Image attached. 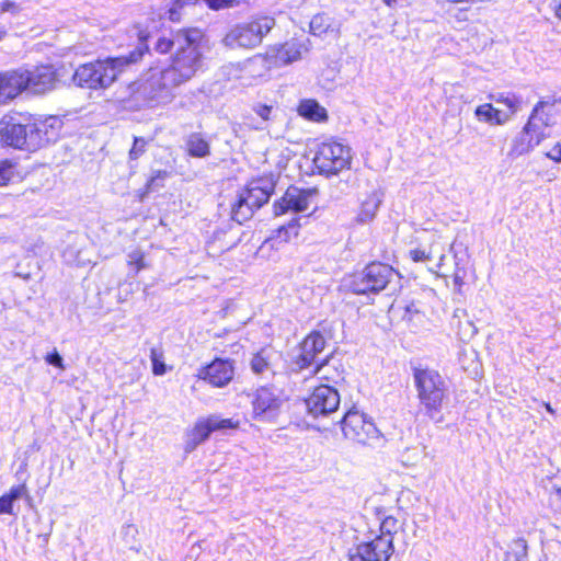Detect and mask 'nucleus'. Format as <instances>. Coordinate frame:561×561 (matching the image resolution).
Returning <instances> with one entry per match:
<instances>
[{
	"instance_id": "1",
	"label": "nucleus",
	"mask_w": 561,
	"mask_h": 561,
	"mask_svg": "<svg viewBox=\"0 0 561 561\" xmlns=\"http://www.w3.org/2000/svg\"><path fill=\"white\" fill-rule=\"evenodd\" d=\"M202 67V50L174 53L169 67L148 70L137 83L136 93L150 106L167 105L175 98V89L194 78Z\"/></svg>"
},
{
	"instance_id": "2",
	"label": "nucleus",
	"mask_w": 561,
	"mask_h": 561,
	"mask_svg": "<svg viewBox=\"0 0 561 561\" xmlns=\"http://www.w3.org/2000/svg\"><path fill=\"white\" fill-rule=\"evenodd\" d=\"M308 49L306 42L291 39L283 45L270 47L264 56L255 55L242 64H231L225 69L229 79L241 80L245 84H251L250 78H260L272 67H282L297 61Z\"/></svg>"
},
{
	"instance_id": "3",
	"label": "nucleus",
	"mask_w": 561,
	"mask_h": 561,
	"mask_svg": "<svg viewBox=\"0 0 561 561\" xmlns=\"http://www.w3.org/2000/svg\"><path fill=\"white\" fill-rule=\"evenodd\" d=\"M146 38L141 35V42L137 48L127 56L111 57L81 65L73 73L75 84L91 90L107 89L117 79L124 67L136 64L142 58L148 50V45L144 43Z\"/></svg>"
},
{
	"instance_id": "4",
	"label": "nucleus",
	"mask_w": 561,
	"mask_h": 561,
	"mask_svg": "<svg viewBox=\"0 0 561 561\" xmlns=\"http://www.w3.org/2000/svg\"><path fill=\"white\" fill-rule=\"evenodd\" d=\"M59 123L56 117H49L45 121H28L25 124L2 123L0 127L1 140L14 148L36 150L56 138L55 124Z\"/></svg>"
},
{
	"instance_id": "5",
	"label": "nucleus",
	"mask_w": 561,
	"mask_h": 561,
	"mask_svg": "<svg viewBox=\"0 0 561 561\" xmlns=\"http://www.w3.org/2000/svg\"><path fill=\"white\" fill-rule=\"evenodd\" d=\"M413 378L425 414L436 423L442 422L440 412L447 396L446 381L438 371L421 367L414 368Z\"/></svg>"
},
{
	"instance_id": "6",
	"label": "nucleus",
	"mask_w": 561,
	"mask_h": 561,
	"mask_svg": "<svg viewBox=\"0 0 561 561\" xmlns=\"http://www.w3.org/2000/svg\"><path fill=\"white\" fill-rule=\"evenodd\" d=\"M275 26V19L270 15H254L247 22L234 25L225 36L226 46L234 48H254Z\"/></svg>"
},
{
	"instance_id": "7",
	"label": "nucleus",
	"mask_w": 561,
	"mask_h": 561,
	"mask_svg": "<svg viewBox=\"0 0 561 561\" xmlns=\"http://www.w3.org/2000/svg\"><path fill=\"white\" fill-rule=\"evenodd\" d=\"M398 273L388 264L374 262L354 276L352 289L355 294L379 293L392 282Z\"/></svg>"
},
{
	"instance_id": "8",
	"label": "nucleus",
	"mask_w": 561,
	"mask_h": 561,
	"mask_svg": "<svg viewBox=\"0 0 561 561\" xmlns=\"http://www.w3.org/2000/svg\"><path fill=\"white\" fill-rule=\"evenodd\" d=\"M351 149L340 142H323L319 146L313 163L321 174L333 175L351 165Z\"/></svg>"
},
{
	"instance_id": "9",
	"label": "nucleus",
	"mask_w": 561,
	"mask_h": 561,
	"mask_svg": "<svg viewBox=\"0 0 561 561\" xmlns=\"http://www.w3.org/2000/svg\"><path fill=\"white\" fill-rule=\"evenodd\" d=\"M341 424L344 436L359 444H373L380 438L376 425L358 411H348Z\"/></svg>"
},
{
	"instance_id": "10",
	"label": "nucleus",
	"mask_w": 561,
	"mask_h": 561,
	"mask_svg": "<svg viewBox=\"0 0 561 561\" xmlns=\"http://www.w3.org/2000/svg\"><path fill=\"white\" fill-rule=\"evenodd\" d=\"M317 198L318 190L316 187L301 188L289 186L282 198L275 202L274 213L276 216H280L287 211H307L311 207L316 208Z\"/></svg>"
},
{
	"instance_id": "11",
	"label": "nucleus",
	"mask_w": 561,
	"mask_h": 561,
	"mask_svg": "<svg viewBox=\"0 0 561 561\" xmlns=\"http://www.w3.org/2000/svg\"><path fill=\"white\" fill-rule=\"evenodd\" d=\"M394 552L391 538L375 536L348 550V561H390Z\"/></svg>"
},
{
	"instance_id": "12",
	"label": "nucleus",
	"mask_w": 561,
	"mask_h": 561,
	"mask_svg": "<svg viewBox=\"0 0 561 561\" xmlns=\"http://www.w3.org/2000/svg\"><path fill=\"white\" fill-rule=\"evenodd\" d=\"M16 72L21 81H23L22 92L27 91L33 94H44L51 91L57 83V75L51 66L19 69Z\"/></svg>"
},
{
	"instance_id": "13",
	"label": "nucleus",
	"mask_w": 561,
	"mask_h": 561,
	"mask_svg": "<svg viewBox=\"0 0 561 561\" xmlns=\"http://www.w3.org/2000/svg\"><path fill=\"white\" fill-rule=\"evenodd\" d=\"M308 413L313 417L327 416L335 412L340 405V394L331 386L322 385L305 400Z\"/></svg>"
},
{
	"instance_id": "14",
	"label": "nucleus",
	"mask_w": 561,
	"mask_h": 561,
	"mask_svg": "<svg viewBox=\"0 0 561 561\" xmlns=\"http://www.w3.org/2000/svg\"><path fill=\"white\" fill-rule=\"evenodd\" d=\"M282 397L277 389L262 387L256 390L253 404L254 417L260 420H272L282 405Z\"/></svg>"
},
{
	"instance_id": "15",
	"label": "nucleus",
	"mask_w": 561,
	"mask_h": 561,
	"mask_svg": "<svg viewBox=\"0 0 561 561\" xmlns=\"http://www.w3.org/2000/svg\"><path fill=\"white\" fill-rule=\"evenodd\" d=\"M234 376L233 362L230 359L216 358L210 364L198 370L197 377L207 381L213 387L222 388L227 386Z\"/></svg>"
},
{
	"instance_id": "16",
	"label": "nucleus",
	"mask_w": 561,
	"mask_h": 561,
	"mask_svg": "<svg viewBox=\"0 0 561 561\" xmlns=\"http://www.w3.org/2000/svg\"><path fill=\"white\" fill-rule=\"evenodd\" d=\"M275 184L276 180L273 174L261 176L252 180L240 195L243 196L245 201L249 199V203L259 209L268 202L274 192Z\"/></svg>"
},
{
	"instance_id": "17",
	"label": "nucleus",
	"mask_w": 561,
	"mask_h": 561,
	"mask_svg": "<svg viewBox=\"0 0 561 561\" xmlns=\"http://www.w3.org/2000/svg\"><path fill=\"white\" fill-rule=\"evenodd\" d=\"M325 347V339L323 335L313 331L308 334L300 344L299 354L295 358V365L298 369H306L312 366L318 354L323 352Z\"/></svg>"
},
{
	"instance_id": "18",
	"label": "nucleus",
	"mask_w": 561,
	"mask_h": 561,
	"mask_svg": "<svg viewBox=\"0 0 561 561\" xmlns=\"http://www.w3.org/2000/svg\"><path fill=\"white\" fill-rule=\"evenodd\" d=\"M535 121L536 118L534 117L531 122H527L523 129L512 139L511 148L507 152L511 159L529 153L542 140L540 135L533 130Z\"/></svg>"
},
{
	"instance_id": "19",
	"label": "nucleus",
	"mask_w": 561,
	"mask_h": 561,
	"mask_svg": "<svg viewBox=\"0 0 561 561\" xmlns=\"http://www.w3.org/2000/svg\"><path fill=\"white\" fill-rule=\"evenodd\" d=\"M203 31L197 27L182 28L174 33L175 53L202 50Z\"/></svg>"
},
{
	"instance_id": "20",
	"label": "nucleus",
	"mask_w": 561,
	"mask_h": 561,
	"mask_svg": "<svg viewBox=\"0 0 561 561\" xmlns=\"http://www.w3.org/2000/svg\"><path fill=\"white\" fill-rule=\"evenodd\" d=\"M22 82L16 70L0 72V105L7 104L22 93Z\"/></svg>"
},
{
	"instance_id": "21",
	"label": "nucleus",
	"mask_w": 561,
	"mask_h": 561,
	"mask_svg": "<svg viewBox=\"0 0 561 561\" xmlns=\"http://www.w3.org/2000/svg\"><path fill=\"white\" fill-rule=\"evenodd\" d=\"M553 104L548 102H539L533 110L531 115L528 122H531L535 117V126H533V130H535L540 137L545 138V128L553 124Z\"/></svg>"
},
{
	"instance_id": "22",
	"label": "nucleus",
	"mask_w": 561,
	"mask_h": 561,
	"mask_svg": "<svg viewBox=\"0 0 561 561\" xmlns=\"http://www.w3.org/2000/svg\"><path fill=\"white\" fill-rule=\"evenodd\" d=\"M280 354L271 347H264L251 359V369L254 374H264L273 369V366Z\"/></svg>"
},
{
	"instance_id": "23",
	"label": "nucleus",
	"mask_w": 561,
	"mask_h": 561,
	"mask_svg": "<svg viewBox=\"0 0 561 561\" xmlns=\"http://www.w3.org/2000/svg\"><path fill=\"white\" fill-rule=\"evenodd\" d=\"M210 435V431L204 419L198 420L193 428L187 431L184 442V451L192 453L199 444L205 442Z\"/></svg>"
},
{
	"instance_id": "24",
	"label": "nucleus",
	"mask_w": 561,
	"mask_h": 561,
	"mask_svg": "<svg viewBox=\"0 0 561 561\" xmlns=\"http://www.w3.org/2000/svg\"><path fill=\"white\" fill-rule=\"evenodd\" d=\"M381 204V194L373 191L362 201L356 220L360 224H366L373 220Z\"/></svg>"
},
{
	"instance_id": "25",
	"label": "nucleus",
	"mask_w": 561,
	"mask_h": 561,
	"mask_svg": "<svg viewBox=\"0 0 561 561\" xmlns=\"http://www.w3.org/2000/svg\"><path fill=\"white\" fill-rule=\"evenodd\" d=\"M474 116L480 122L495 125H504L510 119L507 112H502L490 103L479 105L474 111Z\"/></svg>"
},
{
	"instance_id": "26",
	"label": "nucleus",
	"mask_w": 561,
	"mask_h": 561,
	"mask_svg": "<svg viewBox=\"0 0 561 561\" xmlns=\"http://www.w3.org/2000/svg\"><path fill=\"white\" fill-rule=\"evenodd\" d=\"M301 217L291 219L287 225L279 227L275 236L271 237L264 242V245L270 244L272 248H278V244L288 242L293 237L298 234Z\"/></svg>"
},
{
	"instance_id": "27",
	"label": "nucleus",
	"mask_w": 561,
	"mask_h": 561,
	"mask_svg": "<svg viewBox=\"0 0 561 561\" xmlns=\"http://www.w3.org/2000/svg\"><path fill=\"white\" fill-rule=\"evenodd\" d=\"M22 497H28L26 484L22 483L13 485L8 493H4L3 495L0 496V515H13L14 502Z\"/></svg>"
},
{
	"instance_id": "28",
	"label": "nucleus",
	"mask_w": 561,
	"mask_h": 561,
	"mask_svg": "<svg viewBox=\"0 0 561 561\" xmlns=\"http://www.w3.org/2000/svg\"><path fill=\"white\" fill-rule=\"evenodd\" d=\"M252 113L257 116V125L253 124L255 131L267 130L271 123L275 119V111L272 105L256 102L251 107Z\"/></svg>"
},
{
	"instance_id": "29",
	"label": "nucleus",
	"mask_w": 561,
	"mask_h": 561,
	"mask_svg": "<svg viewBox=\"0 0 561 561\" xmlns=\"http://www.w3.org/2000/svg\"><path fill=\"white\" fill-rule=\"evenodd\" d=\"M185 145L191 157L206 158L210 154L209 142L199 133L191 134L187 137Z\"/></svg>"
},
{
	"instance_id": "30",
	"label": "nucleus",
	"mask_w": 561,
	"mask_h": 561,
	"mask_svg": "<svg viewBox=\"0 0 561 561\" xmlns=\"http://www.w3.org/2000/svg\"><path fill=\"white\" fill-rule=\"evenodd\" d=\"M298 113L300 116L313 121L322 122L327 119V111L316 100H304L298 106Z\"/></svg>"
},
{
	"instance_id": "31",
	"label": "nucleus",
	"mask_w": 561,
	"mask_h": 561,
	"mask_svg": "<svg viewBox=\"0 0 561 561\" xmlns=\"http://www.w3.org/2000/svg\"><path fill=\"white\" fill-rule=\"evenodd\" d=\"M256 208L239 194L238 201L231 207V218L238 224H243L253 216Z\"/></svg>"
},
{
	"instance_id": "32",
	"label": "nucleus",
	"mask_w": 561,
	"mask_h": 561,
	"mask_svg": "<svg viewBox=\"0 0 561 561\" xmlns=\"http://www.w3.org/2000/svg\"><path fill=\"white\" fill-rule=\"evenodd\" d=\"M312 374L318 376L319 379L337 382L342 379V371L339 370L330 359H324L322 363L317 364L312 369Z\"/></svg>"
},
{
	"instance_id": "33",
	"label": "nucleus",
	"mask_w": 561,
	"mask_h": 561,
	"mask_svg": "<svg viewBox=\"0 0 561 561\" xmlns=\"http://www.w3.org/2000/svg\"><path fill=\"white\" fill-rule=\"evenodd\" d=\"M196 2L197 0H174L167 11L168 19L172 22H180Z\"/></svg>"
},
{
	"instance_id": "34",
	"label": "nucleus",
	"mask_w": 561,
	"mask_h": 561,
	"mask_svg": "<svg viewBox=\"0 0 561 561\" xmlns=\"http://www.w3.org/2000/svg\"><path fill=\"white\" fill-rule=\"evenodd\" d=\"M490 98L492 100H494L496 103H501V104L505 105L510 111L507 113V114H510V117L519 110L520 101L516 95H514L512 93L501 92V93L492 94Z\"/></svg>"
},
{
	"instance_id": "35",
	"label": "nucleus",
	"mask_w": 561,
	"mask_h": 561,
	"mask_svg": "<svg viewBox=\"0 0 561 561\" xmlns=\"http://www.w3.org/2000/svg\"><path fill=\"white\" fill-rule=\"evenodd\" d=\"M331 26V19L327 14H316L310 21V32L316 36H321L328 32Z\"/></svg>"
},
{
	"instance_id": "36",
	"label": "nucleus",
	"mask_w": 561,
	"mask_h": 561,
	"mask_svg": "<svg viewBox=\"0 0 561 561\" xmlns=\"http://www.w3.org/2000/svg\"><path fill=\"white\" fill-rule=\"evenodd\" d=\"M210 433L216 431H226L230 428H236L238 423H234L231 419H220L217 415H211L207 419H204Z\"/></svg>"
},
{
	"instance_id": "37",
	"label": "nucleus",
	"mask_w": 561,
	"mask_h": 561,
	"mask_svg": "<svg viewBox=\"0 0 561 561\" xmlns=\"http://www.w3.org/2000/svg\"><path fill=\"white\" fill-rule=\"evenodd\" d=\"M380 534L378 536L394 539L398 531V519L393 516H387L382 519L379 526Z\"/></svg>"
},
{
	"instance_id": "38",
	"label": "nucleus",
	"mask_w": 561,
	"mask_h": 561,
	"mask_svg": "<svg viewBox=\"0 0 561 561\" xmlns=\"http://www.w3.org/2000/svg\"><path fill=\"white\" fill-rule=\"evenodd\" d=\"M150 359L152 363V373L156 376L164 375L167 371V366L162 359V354L158 350L152 348L150 352Z\"/></svg>"
},
{
	"instance_id": "39",
	"label": "nucleus",
	"mask_w": 561,
	"mask_h": 561,
	"mask_svg": "<svg viewBox=\"0 0 561 561\" xmlns=\"http://www.w3.org/2000/svg\"><path fill=\"white\" fill-rule=\"evenodd\" d=\"M527 548L525 539H515L512 543L511 551L508 552V558L513 556L514 559H527Z\"/></svg>"
},
{
	"instance_id": "40",
	"label": "nucleus",
	"mask_w": 561,
	"mask_h": 561,
	"mask_svg": "<svg viewBox=\"0 0 561 561\" xmlns=\"http://www.w3.org/2000/svg\"><path fill=\"white\" fill-rule=\"evenodd\" d=\"M128 265L134 268V274H138L146 267L144 253L140 250H134L128 254Z\"/></svg>"
},
{
	"instance_id": "41",
	"label": "nucleus",
	"mask_w": 561,
	"mask_h": 561,
	"mask_svg": "<svg viewBox=\"0 0 561 561\" xmlns=\"http://www.w3.org/2000/svg\"><path fill=\"white\" fill-rule=\"evenodd\" d=\"M170 176V173L164 170L156 171L154 174L147 182V191H154L163 185V181Z\"/></svg>"
},
{
	"instance_id": "42",
	"label": "nucleus",
	"mask_w": 561,
	"mask_h": 561,
	"mask_svg": "<svg viewBox=\"0 0 561 561\" xmlns=\"http://www.w3.org/2000/svg\"><path fill=\"white\" fill-rule=\"evenodd\" d=\"M174 47V35L172 37L161 36L154 42L153 49L159 54H168Z\"/></svg>"
},
{
	"instance_id": "43",
	"label": "nucleus",
	"mask_w": 561,
	"mask_h": 561,
	"mask_svg": "<svg viewBox=\"0 0 561 561\" xmlns=\"http://www.w3.org/2000/svg\"><path fill=\"white\" fill-rule=\"evenodd\" d=\"M433 247L427 251L425 249H412L409 251V256L414 262H424L433 257Z\"/></svg>"
},
{
	"instance_id": "44",
	"label": "nucleus",
	"mask_w": 561,
	"mask_h": 561,
	"mask_svg": "<svg viewBox=\"0 0 561 561\" xmlns=\"http://www.w3.org/2000/svg\"><path fill=\"white\" fill-rule=\"evenodd\" d=\"M421 455H422V450H420L419 448L407 449L401 455V461L405 466H412V465L416 463V461L420 459Z\"/></svg>"
},
{
	"instance_id": "45",
	"label": "nucleus",
	"mask_w": 561,
	"mask_h": 561,
	"mask_svg": "<svg viewBox=\"0 0 561 561\" xmlns=\"http://www.w3.org/2000/svg\"><path fill=\"white\" fill-rule=\"evenodd\" d=\"M13 176V164L9 161L0 163V186L5 185Z\"/></svg>"
},
{
	"instance_id": "46",
	"label": "nucleus",
	"mask_w": 561,
	"mask_h": 561,
	"mask_svg": "<svg viewBox=\"0 0 561 561\" xmlns=\"http://www.w3.org/2000/svg\"><path fill=\"white\" fill-rule=\"evenodd\" d=\"M146 150V140L144 138L136 137L134 145L129 151L130 160H137Z\"/></svg>"
},
{
	"instance_id": "47",
	"label": "nucleus",
	"mask_w": 561,
	"mask_h": 561,
	"mask_svg": "<svg viewBox=\"0 0 561 561\" xmlns=\"http://www.w3.org/2000/svg\"><path fill=\"white\" fill-rule=\"evenodd\" d=\"M207 5L213 10H220L229 7H233L238 3L237 0H204Z\"/></svg>"
},
{
	"instance_id": "48",
	"label": "nucleus",
	"mask_w": 561,
	"mask_h": 561,
	"mask_svg": "<svg viewBox=\"0 0 561 561\" xmlns=\"http://www.w3.org/2000/svg\"><path fill=\"white\" fill-rule=\"evenodd\" d=\"M45 360L49 365H53V366L58 367L60 369H65L64 359H62V357L60 356V354L56 350L54 352L47 354V356L45 357Z\"/></svg>"
},
{
	"instance_id": "49",
	"label": "nucleus",
	"mask_w": 561,
	"mask_h": 561,
	"mask_svg": "<svg viewBox=\"0 0 561 561\" xmlns=\"http://www.w3.org/2000/svg\"><path fill=\"white\" fill-rule=\"evenodd\" d=\"M546 154L554 162H561V145H554Z\"/></svg>"
},
{
	"instance_id": "50",
	"label": "nucleus",
	"mask_w": 561,
	"mask_h": 561,
	"mask_svg": "<svg viewBox=\"0 0 561 561\" xmlns=\"http://www.w3.org/2000/svg\"><path fill=\"white\" fill-rule=\"evenodd\" d=\"M550 502L557 511H561V488H557L551 494Z\"/></svg>"
},
{
	"instance_id": "51",
	"label": "nucleus",
	"mask_w": 561,
	"mask_h": 561,
	"mask_svg": "<svg viewBox=\"0 0 561 561\" xmlns=\"http://www.w3.org/2000/svg\"><path fill=\"white\" fill-rule=\"evenodd\" d=\"M257 125V116H253V115H248L244 117V121H243V125L250 129V130H255V128L252 126V125Z\"/></svg>"
},
{
	"instance_id": "52",
	"label": "nucleus",
	"mask_w": 561,
	"mask_h": 561,
	"mask_svg": "<svg viewBox=\"0 0 561 561\" xmlns=\"http://www.w3.org/2000/svg\"><path fill=\"white\" fill-rule=\"evenodd\" d=\"M16 10V5L13 2L5 1L1 4V12H14Z\"/></svg>"
},
{
	"instance_id": "53",
	"label": "nucleus",
	"mask_w": 561,
	"mask_h": 561,
	"mask_svg": "<svg viewBox=\"0 0 561 561\" xmlns=\"http://www.w3.org/2000/svg\"><path fill=\"white\" fill-rule=\"evenodd\" d=\"M550 5L552 7V10L554 12V15L561 20V1L560 2H557V1H552L550 3Z\"/></svg>"
},
{
	"instance_id": "54",
	"label": "nucleus",
	"mask_w": 561,
	"mask_h": 561,
	"mask_svg": "<svg viewBox=\"0 0 561 561\" xmlns=\"http://www.w3.org/2000/svg\"><path fill=\"white\" fill-rule=\"evenodd\" d=\"M467 325H468L469 332H465V335L468 337H472L477 333V328L469 321L467 322Z\"/></svg>"
},
{
	"instance_id": "55",
	"label": "nucleus",
	"mask_w": 561,
	"mask_h": 561,
	"mask_svg": "<svg viewBox=\"0 0 561 561\" xmlns=\"http://www.w3.org/2000/svg\"><path fill=\"white\" fill-rule=\"evenodd\" d=\"M389 8H394L399 0H382Z\"/></svg>"
},
{
	"instance_id": "56",
	"label": "nucleus",
	"mask_w": 561,
	"mask_h": 561,
	"mask_svg": "<svg viewBox=\"0 0 561 561\" xmlns=\"http://www.w3.org/2000/svg\"><path fill=\"white\" fill-rule=\"evenodd\" d=\"M545 408H546V410H547L549 413H551V414H553V413H554V410L551 408V405H550L549 403H545Z\"/></svg>"
},
{
	"instance_id": "57",
	"label": "nucleus",
	"mask_w": 561,
	"mask_h": 561,
	"mask_svg": "<svg viewBox=\"0 0 561 561\" xmlns=\"http://www.w3.org/2000/svg\"><path fill=\"white\" fill-rule=\"evenodd\" d=\"M445 256H446V255H445L444 253H442V254L439 255V263H438V267H440L442 262H443V260L445 259Z\"/></svg>"
},
{
	"instance_id": "58",
	"label": "nucleus",
	"mask_w": 561,
	"mask_h": 561,
	"mask_svg": "<svg viewBox=\"0 0 561 561\" xmlns=\"http://www.w3.org/2000/svg\"><path fill=\"white\" fill-rule=\"evenodd\" d=\"M4 35H5V32L4 31H0V41L3 39Z\"/></svg>"
},
{
	"instance_id": "59",
	"label": "nucleus",
	"mask_w": 561,
	"mask_h": 561,
	"mask_svg": "<svg viewBox=\"0 0 561 561\" xmlns=\"http://www.w3.org/2000/svg\"><path fill=\"white\" fill-rule=\"evenodd\" d=\"M411 311H412V306H408L407 309H405V312L410 313Z\"/></svg>"
},
{
	"instance_id": "60",
	"label": "nucleus",
	"mask_w": 561,
	"mask_h": 561,
	"mask_svg": "<svg viewBox=\"0 0 561 561\" xmlns=\"http://www.w3.org/2000/svg\"><path fill=\"white\" fill-rule=\"evenodd\" d=\"M514 561H526V559H514Z\"/></svg>"
}]
</instances>
